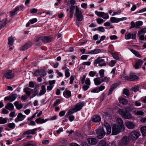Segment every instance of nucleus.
Masks as SVG:
<instances>
[{"mask_svg":"<svg viewBox=\"0 0 146 146\" xmlns=\"http://www.w3.org/2000/svg\"><path fill=\"white\" fill-rule=\"evenodd\" d=\"M8 120L9 119L7 118H3L2 117H0V124L6 123Z\"/></svg>","mask_w":146,"mask_h":146,"instance_id":"7c9ffc66","label":"nucleus"},{"mask_svg":"<svg viewBox=\"0 0 146 146\" xmlns=\"http://www.w3.org/2000/svg\"><path fill=\"white\" fill-rule=\"evenodd\" d=\"M109 52L111 54L113 57L116 60H118L119 57L117 54L114 52H113L111 51H110Z\"/></svg>","mask_w":146,"mask_h":146,"instance_id":"e433bc0d","label":"nucleus"},{"mask_svg":"<svg viewBox=\"0 0 146 146\" xmlns=\"http://www.w3.org/2000/svg\"><path fill=\"white\" fill-rule=\"evenodd\" d=\"M101 120V117L98 115H94L92 118V120L94 122H99Z\"/></svg>","mask_w":146,"mask_h":146,"instance_id":"cd10ccee","label":"nucleus"},{"mask_svg":"<svg viewBox=\"0 0 146 146\" xmlns=\"http://www.w3.org/2000/svg\"><path fill=\"white\" fill-rule=\"evenodd\" d=\"M64 96L66 98H68L71 96V92L69 90H65L63 92Z\"/></svg>","mask_w":146,"mask_h":146,"instance_id":"c85d7f7f","label":"nucleus"},{"mask_svg":"<svg viewBox=\"0 0 146 146\" xmlns=\"http://www.w3.org/2000/svg\"><path fill=\"white\" fill-rule=\"evenodd\" d=\"M74 78V76H71L70 77V84H72Z\"/></svg>","mask_w":146,"mask_h":146,"instance_id":"052dcab7","label":"nucleus"},{"mask_svg":"<svg viewBox=\"0 0 146 146\" xmlns=\"http://www.w3.org/2000/svg\"><path fill=\"white\" fill-rule=\"evenodd\" d=\"M110 38L112 40L116 39L117 38V37L115 35H111L110 36Z\"/></svg>","mask_w":146,"mask_h":146,"instance_id":"69168bd1","label":"nucleus"},{"mask_svg":"<svg viewBox=\"0 0 146 146\" xmlns=\"http://www.w3.org/2000/svg\"><path fill=\"white\" fill-rule=\"evenodd\" d=\"M98 146H108V145L105 141H101L100 142Z\"/></svg>","mask_w":146,"mask_h":146,"instance_id":"a19ab883","label":"nucleus"},{"mask_svg":"<svg viewBox=\"0 0 146 146\" xmlns=\"http://www.w3.org/2000/svg\"><path fill=\"white\" fill-rule=\"evenodd\" d=\"M33 91H34V93L33 94L32 96L31 97V98L37 95L39 92L38 90L36 88H35Z\"/></svg>","mask_w":146,"mask_h":146,"instance_id":"79ce46f5","label":"nucleus"},{"mask_svg":"<svg viewBox=\"0 0 146 146\" xmlns=\"http://www.w3.org/2000/svg\"><path fill=\"white\" fill-rule=\"evenodd\" d=\"M105 86H104L101 85L98 88V89L99 91H101L104 90L105 88Z\"/></svg>","mask_w":146,"mask_h":146,"instance_id":"e2e57ef3","label":"nucleus"},{"mask_svg":"<svg viewBox=\"0 0 146 146\" xmlns=\"http://www.w3.org/2000/svg\"><path fill=\"white\" fill-rule=\"evenodd\" d=\"M140 133L136 131L131 132L129 134V138L132 140L137 139L140 135Z\"/></svg>","mask_w":146,"mask_h":146,"instance_id":"20e7f679","label":"nucleus"},{"mask_svg":"<svg viewBox=\"0 0 146 146\" xmlns=\"http://www.w3.org/2000/svg\"><path fill=\"white\" fill-rule=\"evenodd\" d=\"M95 13L98 17H101L102 13H103L102 12H98L97 11H95Z\"/></svg>","mask_w":146,"mask_h":146,"instance_id":"bf43d9fd","label":"nucleus"},{"mask_svg":"<svg viewBox=\"0 0 146 146\" xmlns=\"http://www.w3.org/2000/svg\"><path fill=\"white\" fill-rule=\"evenodd\" d=\"M143 62V60L141 59L139 60L134 65L135 68L136 69H138L139 66H141Z\"/></svg>","mask_w":146,"mask_h":146,"instance_id":"b1692460","label":"nucleus"},{"mask_svg":"<svg viewBox=\"0 0 146 146\" xmlns=\"http://www.w3.org/2000/svg\"><path fill=\"white\" fill-rule=\"evenodd\" d=\"M70 17L71 18L72 17L74 14V11L75 9V6L73 5H71L70 8Z\"/></svg>","mask_w":146,"mask_h":146,"instance_id":"c756f323","label":"nucleus"},{"mask_svg":"<svg viewBox=\"0 0 146 146\" xmlns=\"http://www.w3.org/2000/svg\"><path fill=\"white\" fill-rule=\"evenodd\" d=\"M8 44L10 46H12L14 42V39L12 36L8 38Z\"/></svg>","mask_w":146,"mask_h":146,"instance_id":"f704fd0d","label":"nucleus"},{"mask_svg":"<svg viewBox=\"0 0 146 146\" xmlns=\"http://www.w3.org/2000/svg\"><path fill=\"white\" fill-rule=\"evenodd\" d=\"M129 142V138L127 136H124L120 140V142L119 143H121L123 145H127Z\"/></svg>","mask_w":146,"mask_h":146,"instance_id":"1a4fd4ad","label":"nucleus"},{"mask_svg":"<svg viewBox=\"0 0 146 146\" xmlns=\"http://www.w3.org/2000/svg\"><path fill=\"white\" fill-rule=\"evenodd\" d=\"M61 101L60 99H58L56 100L55 102L54 103L53 106L56 107L59 104Z\"/></svg>","mask_w":146,"mask_h":146,"instance_id":"5fc2aeb1","label":"nucleus"},{"mask_svg":"<svg viewBox=\"0 0 146 146\" xmlns=\"http://www.w3.org/2000/svg\"><path fill=\"white\" fill-rule=\"evenodd\" d=\"M104 126L107 130V134H110L111 132V127L110 125L107 123H105Z\"/></svg>","mask_w":146,"mask_h":146,"instance_id":"6ab92c4d","label":"nucleus"},{"mask_svg":"<svg viewBox=\"0 0 146 146\" xmlns=\"http://www.w3.org/2000/svg\"><path fill=\"white\" fill-rule=\"evenodd\" d=\"M116 121L117 124V125H119V127H121V128L122 129H124V126L122 119L120 118H118Z\"/></svg>","mask_w":146,"mask_h":146,"instance_id":"dca6fc26","label":"nucleus"},{"mask_svg":"<svg viewBox=\"0 0 146 146\" xmlns=\"http://www.w3.org/2000/svg\"><path fill=\"white\" fill-rule=\"evenodd\" d=\"M40 40L43 42L47 43L51 41L52 38L51 37L48 36H42L40 37Z\"/></svg>","mask_w":146,"mask_h":146,"instance_id":"2eb2a0df","label":"nucleus"},{"mask_svg":"<svg viewBox=\"0 0 146 146\" xmlns=\"http://www.w3.org/2000/svg\"><path fill=\"white\" fill-rule=\"evenodd\" d=\"M126 127L129 129L133 128L135 126V125L132 122L128 121L126 123Z\"/></svg>","mask_w":146,"mask_h":146,"instance_id":"4be33fe9","label":"nucleus"},{"mask_svg":"<svg viewBox=\"0 0 146 146\" xmlns=\"http://www.w3.org/2000/svg\"><path fill=\"white\" fill-rule=\"evenodd\" d=\"M119 103L123 105H126L128 103L127 100L125 98H122L119 100Z\"/></svg>","mask_w":146,"mask_h":146,"instance_id":"ea45409f","label":"nucleus"},{"mask_svg":"<svg viewBox=\"0 0 146 146\" xmlns=\"http://www.w3.org/2000/svg\"><path fill=\"white\" fill-rule=\"evenodd\" d=\"M88 143L90 145H96L98 142V140L95 138H90L87 139Z\"/></svg>","mask_w":146,"mask_h":146,"instance_id":"f8f14e48","label":"nucleus"},{"mask_svg":"<svg viewBox=\"0 0 146 146\" xmlns=\"http://www.w3.org/2000/svg\"><path fill=\"white\" fill-rule=\"evenodd\" d=\"M112 135H115L118 134L121 131H123L124 129H122L121 127H119V125H117L116 124H114L112 128Z\"/></svg>","mask_w":146,"mask_h":146,"instance_id":"f03ea898","label":"nucleus"},{"mask_svg":"<svg viewBox=\"0 0 146 146\" xmlns=\"http://www.w3.org/2000/svg\"><path fill=\"white\" fill-rule=\"evenodd\" d=\"M98 64L99 66H105L106 65L104 59H102L100 57H98L94 60V64L95 65Z\"/></svg>","mask_w":146,"mask_h":146,"instance_id":"39448f33","label":"nucleus"},{"mask_svg":"<svg viewBox=\"0 0 146 146\" xmlns=\"http://www.w3.org/2000/svg\"><path fill=\"white\" fill-rule=\"evenodd\" d=\"M25 117V115H24L21 113H18L17 118L15 119V121L16 122L21 121L23 120Z\"/></svg>","mask_w":146,"mask_h":146,"instance_id":"9d476101","label":"nucleus"},{"mask_svg":"<svg viewBox=\"0 0 146 146\" xmlns=\"http://www.w3.org/2000/svg\"><path fill=\"white\" fill-rule=\"evenodd\" d=\"M4 75L6 79H11L14 76L15 74L12 72V70H9L4 73Z\"/></svg>","mask_w":146,"mask_h":146,"instance_id":"6e6552de","label":"nucleus"},{"mask_svg":"<svg viewBox=\"0 0 146 146\" xmlns=\"http://www.w3.org/2000/svg\"><path fill=\"white\" fill-rule=\"evenodd\" d=\"M17 96L16 94H13L11 96H10V102H12L14 101L17 98Z\"/></svg>","mask_w":146,"mask_h":146,"instance_id":"49530a36","label":"nucleus"},{"mask_svg":"<svg viewBox=\"0 0 146 146\" xmlns=\"http://www.w3.org/2000/svg\"><path fill=\"white\" fill-rule=\"evenodd\" d=\"M96 20L98 23L99 24H101L105 21L103 19L100 18H98Z\"/></svg>","mask_w":146,"mask_h":146,"instance_id":"864d4df0","label":"nucleus"},{"mask_svg":"<svg viewBox=\"0 0 146 146\" xmlns=\"http://www.w3.org/2000/svg\"><path fill=\"white\" fill-rule=\"evenodd\" d=\"M140 130L143 136H146V126L141 127L140 128Z\"/></svg>","mask_w":146,"mask_h":146,"instance_id":"473e14b6","label":"nucleus"},{"mask_svg":"<svg viewBox=\"0 0 146 146\" xmlns=\"http://www.w3.org/2000/svg\"><path fill=\"white\" fill-rule=\"evenodd\" d=\"M38 70V74L40 77H43L46 75V72L44 69H42Z\"/></svg>","mask_w":146,"mask_h":146,"instance_id":"a878e982","label":"nucleus"},{"mask_svg":"<svg viewBox=\"0 0 146 146\" xmlns=\"http://www.w3.org/2000/svg\"><path fill=\"white\" fill-rule=\"evenodd\" d=\"M118 112L121 117L124 119H127L132 118L131 114L125 110L120 109L118 110Z\"/></svg>","mask_w":146,"mask_h":146,"instance_id":"f257e3e1","label":"nucleus"},{"mask_svg":"<svg viewBox=\"0 0 146 146\" xmlns=\"http://www.w3.org/2000/svg\"><path fill=\"white\" fill-rule=\"evenodd\" d=\"M104 70L103 69H102L100 70L99 71V74L100 75V76L101 78H102L104 77Z\"/></svg>","mask_w":146,"mask_h":146,"instance_id":"8fccbe9b","label":"nucleus"},{"mask_svg":"<svg viewBox=\"0 0 146 146\" xmlns=\"http://www.w3.org/2000/svg\"><path fill=\"white\" fill-rule=\"evenodd\" d=\"M116 62V60H111L110 63V66H113Z\"/></svg>","mask_w":146,"mask_h":146,"instance_id":"13d9d810","label":"nucleus"},{"mask_svg":"<svg viewBox=\"0 0 146 146\" xmlns=\"http://www.w3.org/2000/svg\"><path fill=\"white\" fill-rule=\"evenodd\" d=\"M5 108L9 110H12L14 109V106L12 104L8 103L5 106Z\"/></svg>","mask_w":146,"mask_h":146,"instance_id":"bb28decb","label":"nucleus"},{"mask_svg":"<svg viewBox=\"0 0 146 146\" xmlns=\"http://www.w3.org/2000/svg\"><path fill=\"white\" fill-rule=\"evenodd\" d=\"M32 45L31 42H28L20 48V50L22 51L25 50L30 48Z\"/></svg>","mask_w":146,"mask_h":146,"instance_id":"ddd939ff","label":"nucleus"},{"mask_svg":"<svg viewBox=\"0 0 146 146\" xmlns=\"http://www.w3.org/2000/svg\"><path fill=\"white\" fill-rule=\"evenodd\" d=\"M136 33L137 32H134L133 34L131 33H126L125 35V39L126 40L130 39L131 38L135 39L136 38Z\"/></svg>","mask_w":146,"mask_h":146,"instance_id":"0eeeda50","label":"nucleus"},{"mask_svg":"<svg viewBox=\"0 0 146 146\" xmlns=\"http://www.w3.org/2000/svg\"><path fill=\"white\" fill-rule=\"evenodd\" d=\"M134 114L137 115H142L144 114V112L141 111H133Z\"/></svg>","mask_w":146,"mask_h":146,"instance_id":"c9c22d12","label":"nucleus"},{"mask_svg":"<svg viewBox=\"0 0 146 146\" xmlns=\"http://www.w3.org/2000/svg\"><path fill=\"white\" fill-rule=\"evenodd\" d=\"M23 90L24 92L28 97L30 95L31 92L33 91V89H31L28 87L24 88Z\"/></svg>","mask_w":146,"mask_h":146,"instance_id":"a211bd4d","label":"nucleus"},{"mask_svg":"<svg viewBox=\"0 0 146 146\" xmlns=\"http://www.w3.org/2000/svg\"><path fill=\"white\" fill-rule=\"evenodd\" d=\"M49 120V119H42L40 117H39L38 118L36 119L35 121L38 124L44 123Z\"/></svg>","mask_w":146,"mask_h":146,"instance_id":"aec40b11","label":"nucleus"},{"mask_svg":"<svg viewBox=\"0 0 146 146\" xmlns=\"http://www.w3.org/2000/svg\"><path fill=\"white\" fill-rule=\"evenodd\" d=\"M96 72L94 71H91L89 73V75L91 77H93L95 75Z\"/></svg>","mask_w":146,"mask_h":146,"instance_id":"338daca9","label":"nucleus"},{"mask_svg":"<svg viewBox=\"0 0 146 146\" xmlns=\"http://www.w3.org/2000/svg\"><path fill=\"white\" fill-rule=\"evenodd\" d=\"M69 70L68 69H66L65 70V76L66 78L69 77L70 76Z\"/></svg>","mask_w":146,"mask_h":146,"instance_id":"603ef678","label":"nucleus"},{"mask_svg":"<svg viewBox=\"0 0 146 146\" xmlns=\"http://www.w3.org/2000/svg\"><path fill=\"white\" fill-rule=\"evenodd\" d=\"M123 94L127 96H129L130 94L129 90L127 89H124L123 90Z\"/></svg>","mask_w":146,"mask_h":146,"instance_id":"09e8293b","label":"nucleus"},{"mask_svg":"<svg viewBox=\"0 0 146 146\" xmlns=\"http://www.w3.org/2000/svg\"><path fill=\"white\" fill-rule=\"evenodd\" d=\"M98 29V31L102 32H104L105 31V30L103 27H99Z\"/></svg>","mask_w":146,"mask_h":146,"instance_id":"774afa93","label":"nucleus"},{"mask_svg":"<svg viewBox=\"0 0 146 146\" xmlns=\"http://www.w3.org/2000/svg\"><path fill=\"white\" fill-rule=\"evenodd\" d=\"M84 104L83 102H80L75 105L74 108L77 111L80 110L82 109L84 106Z\"/></svg>","mask_w":146,"mask_h":146,"instance_id":"4468645a","label":"nucleus"},{"mask_svg":"<svg viewBox=\"0 0 146 146\" xmlns=\"http://www.w3.org/2000/svg\"><path fill=\"white\" fill-rule=\"evenodd\" d=\"M8 126L10 128L13 129L15 127V124L13 123H10L8 124Z\"/></svg>","mask_w":146,"mask_h":146,"instance_id":"3c124183","label":"nucleus"},{"mask_svg":"<svg viewBox=\"0 0 146 146\" xmlns=\"http://www.w3.org/2000/svg\"><path fill=\"white\" fill-rule=\"evenodd\" d=\"M76 112H77V111L74 108H72L71 109H70L69 110L68 112L67 113V114L68 115H70L71 114Z\"/></svg>","mask_w":146,"mask_h":146,"instance_id":"58836bf2","label":"nucleus"},{"mask_svg":"<svg viewBox=\"0 0 146 146\" xmlns=\"http://www.w3.org/2000/svg\"><path fill=\"white\" fill-rule=\"evenodd\" d=\"M131 90L135 92H136L138 91L139 90V87L137 86L133 87L132 88Z\"/></svg>","mask_w":146,"mask_h":146,"instance_id":"6e6d98bb","label":"nucleus"},{"mask_svg":"<svg viewBox=\"0 0 146 146\" xmlns=\"http://www.w3.org/2000/svg\"><path fill=\"white\" fill-rule=\"evenodd\" d=\"M131 51L136 56L140 58L141 57V56L140 54L138 52L136 51L133 49H131Z\"/></svg>","mask_w":146,"mask_h":146,"instance_id":"c03bdc74","label":"nucleus"},{"mask_svg":"<svg viewBox=\"0 0 146 146\" xmlns=\"http://www.w3.org/2000/svg\"><path fill=\"white\" fill-rule=\"evenodd\" d=\"M110 20L112 23H118L119 22V20L118 18H116L115 17H112L110 18Z\"/></svg>","mask_w":146,"mask_h":146,"instance_id":"a18cd8bd","label":"nucleus"},{"mask_svg":"<svg viewBox=\"0 0 146 146\" xmlns=\"http://www.w3.org/2000/svg\"><path fill=\"white\" fill-rule=\"evenodd\" d=\"M117 85L116 84H112L110 86V88L109 90V92L108 95L111 94L113 90L115 89L117 87Z\"/></svg>","mask_w":146,"mask_h":146,"instance_id":"5701e85b","label":"nucleus"},{"mask_svg":"<svg viewBox=\"0 0 146 146\" xmlns=\"http://www.w3.org/2000/svg\"><path fill=\"white\" fill-rule=\"evenodd\" d=\"M94 81L95 84L96 86L99 85L102 82V81L100 80V78H94Z\"/></svg>","mask_w":146,"mask_h":146,"instance_id":"2f4dec72","label":"nucleus"},{"mask_svg":"<svg viewBox=\"0 0 146 146\" xmlns=\"http://www.w3.org/2000/svg\"><path fill=\"white\" fill-rule=\"evenodd\" d=\"M75 15L77 21H81L83 19V16L81 11L79 10L77 6L76 7Z\"/></svg>","mask_w":146,"mask_h":146,"instance_id":"7ed1b4c3","label":"nucleus"},{"mask_svg":"<svg viewBox=\"0 0 146 146\" xmlns=\"http://www.w3.org/2000/svg\"><path fill=\"white\" fill-rule=\"evenodd\" d=\"M85 83L87 85L89 86L90 84V82L89 78H87L85 81Z\"/></svg>","mask_w":146,"mask_h":146,"instance_id":"4d7b16f0","label":"nucleus"},{"mask_svg":"<svg viewBox=\"0 0 146 146\" xmlns=\"http://www.w3.org/2000/svg\"><path fill=\"white\" fill-rule=\"evenodd\" d=\"M146 33V28H143L139 31L137 33V35L140 34L144 35Z\"/></svg>","mask_w":146,"mask_h":146,"instance_id":"4c0bfd02","label":"nucleus"},{"mask_svg":"<svg viewBox=\"0 0 146 146\" xmlns=\"http://www.w3.org/2000/svg\"><path fill=\"white\" fill-rule=\"evenodd\" d=\"M14 104L16 107L17 109H20L23 108V106L21 104H19V102L18 101L15 102Z\"/></svg>","mask_w":146,"mask_h":146,"instance_id":"72a5a7b5","label":"nucleus"},{"mask_svg":"<svg viewBox=\"0 0 146 146\" xmlns=\"http://www.w3.org/2000/svg\"><path fill=\"white\" fill-rule=\"evenodd\" d=\"M37 130V128H35L32 130L30 129L24 132L23 134V135L30 134H34L36 133L35 131Z\"/></svg>","mask_w":146,"mask_h":146,"instance_id":"f3484780","label":"nucleus"},{"mask_svg":"<svg viewBox=\"0 0 146 146\" xmlns=\"http://www.w3.org/2000/svg\"><path fill=\"white\" fill-rule=\"evenodd\" d=\"M101 52V50L100 49L97 48L91 50L86 53V54H96L100 53Z\"/></svg>","mask_w":146,"mask_h":146,"instance_id":"412c9836","label":"nucleus"},{"mask_svg":"<svg viewBox=\"0 0 146 146\" xmlns=\"http://www.w3.org/2000/svg\"><path fill=\"white\" fill-rule=\"evenodd\" d=\"M131 81L138 80L139 79V78L136 75H131Z\"/></svg>","mask_w":146,"mask_h":146,"instance_id":"37998d69","label":"nucleus"},{"mask_svg":"<svg viewBox=\"0 0 146 146\" xmlns=\"http://www.w3.org/2000/svg\"><path fill=\"white\" fill-rule=\"evenodd\" d=\"M0 19L1 24L0 26V30L3 28L7 23V20L6 15V17H2V18Z\"/></svg>","mask_w":146,"mask_h":146,"instance_id":"9b49d317","label":"nucleus"},{"mask_svg":"<svg viewBox=\"0 0 146 146\" xmlns=\"http://www.w3.org/2000/svg\"><path fill=\"white\" fill-rule=\"evenodd\" d=\"M143 22L141 21H139L136 22V28H139V27L143 25Z\"/></svg>","mask_w":146,"mask_h":146,"instance_id":"de8ad7c7","label":"nucleus"},{"mask_svg":"<svg viewBox=\"0 0 146 146\" xmlns=\"http://www.w3.org/2000/svg\"><path fill=\"white\" fill-rule=\"evenodd\" d=\"M96 133L98 135V138L99 139L102 138L105 134V132L102 128H99L96 130Z\"/></svg>","mask_w":146,"mask_h":146,"instance_id":"423d86ee","label":"nucleus"},{"mask_svg":"<svg viewBox=\"0 0 146 146\" xmlns=\"http://www.w3.org/2000/svg\"><path fill=\"white\" fill-rule=\"evenodd\" d=\"M2 112L4 114H7L9 113V111L6 109L4 108L2 109Z\"/></svg>","mask_w":146,"mask_h":146,"instance_id":"680f3d73","label":"nucleus"},{"mask_svg":"<svg viewBox=\"0 0 146 146\" xmlns=\"http://www.w3.org/2000/svg\"><path fill=\"white\" fill-rule=\"evenodd\" d=\"M46 90L45 86L44 85H43L41 86V90L39 92L38 95L41 96L44 94L46 93Z\"/></svg>","mask_w":146,"mask_h":146,"instance_id":"393cba45","label":"nucleus"},{"mask_svg":"<svg viewBox=\"0 0 146 146\" xmlns=\"http://www.w3.org/2000/svg\"><path fill=\"white\" fill-rule=\"evenodd\" d=\"M135 105L136 106H139L141 105V103L139 101H137L135 102Z\"/></svg>","mask_w":146,"mask_h":146,"instance_id":"0e129e2a","label":"nucleus"}]
</instances>
